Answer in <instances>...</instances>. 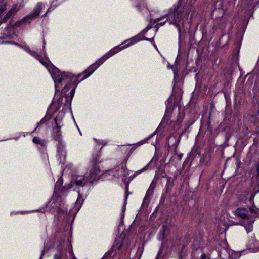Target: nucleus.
Listing matches in <instances>:
<instances>
[{
  "instance_id": "dca6fc26",
  "label": "nucleus",
  "mask_w": 259,
  "mask_h": 259,
  "mask_svg": "<svg viewBox=\"0 0 259 259\" xmlns=\"http://www.w3.org/2000/svg\"><path fill=\"white\" fill-rule=\"evenodd\" d=\"M27 51L30 55H31L32 56L36 58L37 60L38 59H40L41 55H39L37 52L34 51H32L30 49H28Z\"/></svg>"
},
{
  "instance_id": "6ab92c4d",
  "label": "nucleus",
  "mask_w": 259,
  "mask_h": 259,
  "mask_svg": "<svg viewBox=\"0 0 259 259\" xmlns=\"http://www.w3.org/2000/svg\"><path fill=\"white\" fill-rule=\"evenodd\" d=\"M75 88H74V89H72V90H71V91L70 92V97H71V98H73V96H74V93H75Z\"/></svg>"
},
{
  "instance_id": "39448f33",
  "label": "nucleus",
  "mask_w": 259,
  "mask_h": 259,
  "mask_svg": "<svg viewBox=\"0 0 259 259\" xmlns=\"http://www.w3.org/2000/svg\"><path fill=\"white\" fill-rule=\"evenodd\" d=\"M58 156L61 163L64 164L66 162V151L63 142L58 143Z\"/></svg>"
},
{
  "instance_id": "5701e85b",
  "label": "nucleus",
  "mask_w": 259,
  "mask_h": 259,
  "mask_svg": "<svg viewBox=\"0 0 259 259\" xmlns=\"http://www.w3.org/2000/svg\"><path fill=\"white\" fill-rule=\"evenodd\" d=\"M42 124H39V122L37 123V125L36 126V127L35 128V131H36L37 130V128H38V127H40Z\"/></svg>"
},
{
  "instance_id": "0eeeda50",
  "label": "nucleus",
  "mask_w": 259,
  "mask_h": 259,
  "mask_svg": "<svg viewBox=\"0 0 259 259\" xmlns=\"http://www.w3.org/2000/svg\"><path fill=\"white\" fill-rule=\"evenodd\" d=\"M170 16V19H171L170 23H172L177 27L180 28L179 23L181 22L182 20V13L179 12L178 10H176L174 11L173 14Z\"/></svg>"
},
{
  "instance_id": "2eb2a0df",
  "label": "nucleus",
  "mask_w": 259,
  "mask_h": 259,
  "mask_svg": "<svg viewBox=\"0 0 259 259\" xmlns=\"http://www.w3.org/2000/svg\"><path fill=\"white\" fill-rule=\"evenodd\" d=\"M248 223L247 225H245V228L247 233L251 232L253 229V223L254 222H249L248 221H247Z\"/></svg>"
},
{
  "instance_id": "423d86ee",
  "label": "nucleus",
  "mask_w": 259,
  "mask_h": 259,
  "mask_svg": "<svg viewBox=\"0 0 259 259\" xmlns=\"http://www.w3.org/2000/svg\"><path fill=\"white\" fill-rule=\"evenodd\" d=\"M56 127L53 128L52 136L53 139L58 141V143L63 142L62 141V134L61 132V126L57 123L56 118L55 119Z\"/></svg>"
},
{
  "instance_id": "ddd939ff",
  "label": "nucleus",
  "mask_w": 259,
  "mask_h": 259,
  "mask_svg": "<svg viewBox=\"0 0 259 259\" xmlns=\"http://www.w3.org/2000/svg\"><path fill=\"white\" fill-rule=\"evenodd\" d=\"M155 188V186L153 185L152 184L150 185L149 189H148L146 194L145 196L144 200L148 198L149 195H151L152 194L153 191Z\"/></svg>"
},
{
  "instance_id": "f3484780",
  "label": "nucleus",
  "mask_w": 259,
  "mask_h": 259,
  "mask_svg": "<svg viewBox=\"0 0 259 259\" xmlns=\"http://www.w3.org/2000/svg\"><path fill=\"white\" fill-rule=\"evenodd\" d=\"M255 194H252L249 199V201L252 205L254 204V198L255 197Z\"/></svg>"
},
{
  "instance_id": "f03ea898",
  "label": "nucleus",
  "mask_w": 259,
  "mask_h": 259,
  "mask_svg": "<svg viewBox=\"0 0 259 259\" xmlns=\"http://www.w3.org/2000/svg\"><path fill=\"white\" fill-rule=\"evenodd\" d=\"M102 148L100 149H101ZM101 150H96L93 154L91 160L89 161L87 167V180L89 182L92 183L99 180L103 175V171L101 170L98 164L102 160L101 159Z\"/></svg>"
},
{
  "instance_id": "a211bd4d",
  "label": "nucleus",
  "mask_w": 259,
  "mask_h": 259,
  "mask_svg": "<svg viewBox=\"0 0 259 259\" xmlns=\"http://www.w3.org/2000/svg\"><path fill=\"white\" fill-rule=\"evenodd\" d=\"M27 212H28V211H21L12 212L11 213V214L13 215V214H24L25 213H27Z\"/></svg>"
},
{
  "instance_id": "20e7f679",
  "label": "nucleus",
  "mask_w": 259,
  "mask_h": 259,
  "mask_svg": "<svg viewBox=\"0 0 259 259\" xmlns=\"http://www.w3.org/2000/svg\"><path fill=\"white\" fill-rule=\"evenodd\" d=\"M235 214L242 219L248 221L249 222H254V218L250 215L248 210L244 207L238 208L235 210Z\"/></svg>"
},
{
  "instance_id": "a878e982",
  "label": "nucleus",
  "mask_w": 259,
  "mask_h": 259,
  "mask_svg": "<svg viewBox=\"0 0 259 259\" xmlns=\"http://www.w3.org/2000/svg\"><path fill=\"white\" fill-rule=\"evenodd\" d=\"M11 44H13L16 45H18V43H16V42H11Z\"/></svg>"
},
{
  "instance_id": "412c9836",
  "label": "nucleus",
  "mask_w": 259,
  "mask_h": 259,
  "mask_svg": "<svg viewBox=\"0 0 259 259\" xmlns=\"http://www.w3.org/2000/svg\"><path fill=\"white\" fill-rule=\"evenodd\" d=\"M6 5L2 6L0 8V11H1V12L4 11L6 9Z\"/></svg>"
},
{
  "instance_id": "6e6552de",
  "label": "nucleus",
  "mask_w": 259,
  "mask_h": 259,
  "mask_svg": "<svg viewBox=\"0 0 259 259\" xmlns=\"http://www.w3.org/2000/svg\"><path fill=\"white\" fill-rule=\"evenodd\" d=\"M87 182L89 181L87 180V176L85 174L83 176H77L72 183L77 186L83 187Z\"/></svg>"
},
{
  "instance_id": "b1692460",
  "label": "nucleus",
  "mask_w": 259,
  "mask_h": 259,
  "mask_svg": "<svg viewBox=\"0 0 259 259\" xmlns=\"http://www.w3.org/2000/svg\"><path fill=\"white\" fill-rule=\"evenodd\" d=\"M50 11V8H49L47 10V11L46 12V13L42 16L43 17L45 16L47 13H48Z\"/></svg>"
},
{
  "instance_id": "4be33fe9",
  "label": "nucleus",
  "mask_w": 259,
  "mask_h": 259,
  "mask_svg": "<svg viewBox=\"0 0 259 259\" xmlns=\"http://www.w3.org/2000/svg\"><path fill=\"white\" fill-rule=\"evenodd\" d=\"M142 171V170H139L138 171H136L133 175V177H135L136 176V175H137L139 173H140Z\"/></svg>"
},
{
  "instance_id": "9d476101",
  "label": "nucleus",
  "mask_w": 259,
  "mask_h": 259,
  "mask_svg": "<svg viewBox=\"0 0 259 259\" xmlns=\"http://www.w3.org/2000/svg\"><path fill=\"white\" fill-rule=\"evenodd\" d=\"M118 171V175L122 176L124 178H126L129 175L126 164H123L121 166H119Z\"/></svg>"
},
{
  "instance_id": "393cba45",
  "label": "nucleus",
  "mask_w": 259,
  "mask_h": 259,
  "mask_svg": "<svg viewBox=\"0 0 259 259\" xmlns=\"http://www.w3.org/2000/svg\"><path fill=\"white\" fill-rule=\"evenodd\" d=\"M54 259H60V257L58 255H55L54 256Z\"/></svg>"
},
{
  "instance_id": "4468645a",
  "label": "nucleus",
  "mask_w": 259,
  "mask_h": 259,
  "mask_svg": "<svg viewBox=\"0 0 259 259\" xmlns=\"http://www.w3.org/2000/svg\"><path fill=\"white\" fill-rule=\"evenodd\" d=\"M38 60H39L40 62L46 68H48L50 66L49 62L46 59H44L41 56H40V59H38Z\"/></svg>"
},
{
  "instance_id": "aec40b11",
  "label": "nucleus",
  "mask_w": 259,
  "mask_h": 259,
  "mask_svg": "<svg viewBox=\"0 0 259 259\" xmlns=\"http://www.w3.org/2000/svg\"><path fill=\"white\" fill-rule=\"evenodd\" d=\"M47 122V120L45 118H43L40 121H39V124H43L45 122Z\"/></svg>"
},
{
  "instance_id": "1a4fd4ad",
  "label": "nucleus",
  "mask_w": 259,
  "mask_h": 259,
  "mask_svg": "<svg viewBox=\"0 0 259 259\" xmlns=\"http://www.w3.org/2000/svg\"><path fill=\"white\" fill-rule=\"evenodd\" d=\"M18 11L17 9V4L13 6V7L9 10L7 14L3 18V21L0 22V24L7 21L12 16L16 14Z\"/></svg>"
},
{
  "instance_id": "bb28decb",
  "label": "nucleus",
  "mask_w": 259,
  "mask_h": 259,
  "mask_svg": "<svg viewBox=\"0 0 259 259\" xmlns=\"http://www.w3.org/2000/svg\"><path fill=\"white\" fill-rule=\"evenodd\" d=\"M181 156H182L181 155H179V157H180V158H181Z\"/></svg>"
},
{
  "instance_id": "f8f14e48",
  "label": "nucleus",
  "mask_w": 259,
  "mask_h": 259,
  "mask_svg": "<svg viewBox=\"0 0 259 259\" xmlns=\"http://www.w3.org/2000/svg\"><path fill=\"white\" fill-rule=\"evenodd\" d=\"M32 141L34 143L39 144L42 146H44L46 144L45 140L38 137H34L32 139Z\"/></svg>"
},
{
  "instance_id": "9b49d317",
  "label": "nucleus",
  "mask_w": 259,
  "mask_h": 259,
  "mask_svg": "<svg viewBox=\"0 0 259 259\" xmlns=\"http://www.w3.org/2000/svg\"><path fill=\"white\" fill-rule=\"evenodd\" d=\"M248 211L249 215L253 217L254 219L259 215V209L255 207L254 204L249 208Z\"/></svg>"
},
{
  "instance_id": "f257e3e1",
  "label": "nucleus",
  "mask_w": 259,
  "mask_h": 259,
  "mask_svg": "<svg viewBox=\"0 0 259 259\" xmlns=\"http://www.w3.org/2000/svg\"><path fill=\"white\" fill-rule=\"evenodd\" d=\"M137 42V40L136 38H132L125 40L123 43L125 44L124 46L122 47L117 46L116 47L112 48L103 56L99 59L95 63L91 65L83 72L78 75L77 76H74L70 73L62 72L57 70V72L54 74V80L55 82H57L58 83H61L63 81H66V82H71L74 83L79 77H80L82 75H83V78L81 79V81L83 80L90 76L106 60L116 54L121 50L130 47Z\"/></svg>"
},
{
  "instance_id": "7ed1b4c3",
  "label": "nucleus",
  "mask_w": 259,
  "mask_h": 259,
  "mask_svg": "<svg viewBox=\"0 0 259 259\" xmlns=\"http://www.w3.org/2000/svg\"><path fill=\"white\" fill-rule=\"evenodd\" d=\"M43 4L42 2H38L35 8L33 9V11L30 13L27 16H25L23 19L20 21L24 22L28 20H32V19H35L38 17L39 15L40 12L42 9Z\"/></svg>"
}]
</instances>
